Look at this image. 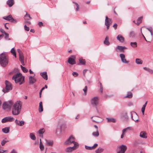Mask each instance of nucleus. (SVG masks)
<instances>
[{
	"mask_svg": "<svg viewBox=\"0 0 153 153\" xmlns=\"http://www.w3.org/2000/svg\"><path fill=\"white\" fill-rule=\"evenodd\" d=\"M14 118L11 116L6 117L3 118L1 120L2 123H5L7 122H12L14 121Z\"/></svg>",
	"mask_w": 153,
	"mask_h": 153,
	"instance_id": "nucleus-10",
	"label": "nucleus"
},
{
	"mask_svg": "<svg viewBox=\"0 0 153 153\" xmlns=\"http://www.w3.org/2000/svg\"><path fill=\"white\" fill-rule=\"evenodd\" d=\"M143 69L144 70L146 71H148V72L151 73H153V71L152 70V69H151L149 68H147L146 67H144Z\"/></svg>",
	"mask_w": 153,
	"mask_h": 153,
	"instance_id": "nucleus-42",
	"label": "nucleus"
},
{
	"mask_svg": "<svg viewBox=\"0 0 153 153\" xmlns=\"http://www.w3.org/2000/svg\"><path fill=\"white\" fill-rule=\"evenodd\" d=\"M40 144H39V148L41 151H43L44 149V146L42 143L41 141V139H40Z\"/></svg>",
	"mask_w": 153,
	"mask_h": 153,
	"instance_id": "nucleus-31",
	"label": "nucleus"
},
{
	"mask_svg": "<svg viewBox=\"0 0 153 153\" xmlns=\"http://www.w3.org/2000/svg\"><path fill=\"white\" fill-rule=\"evenodd\" d=\"M46 141L47 145L48 146H52L53 144V141H50L48 140H46Z\"/></svg>",
	"mask_w": 153,
	"mask_h": 153,
	"instance_id": "nucleus-29",
	"label": "nucleus"
},
{
	"mask_svg": "<svg viewBox=\"0 0 153 153\" xmlns=\"http://www.w3.org/2000/svg\"><path fill=\"white\" fill-rule=\"evenodd\" d=\"M125 97L129 98H131L132 97V94L131 92H128Z\"/></svg>",
	"mask_w": 153,
	"mask_h": 153,
	"instance_id": "nucleus-33",
	"label": "nucleus"
},
{
	"mask_svg": "<svg viewBox=\"0 0 153 153\" xmlns=\"http://www.w3.org/2000/svg\"><path fill=\"white\" fill-rule=\"evenodd\" d=\"M135 62L138 64H142V62L140 59H136Z\"/></svg>",
	"mask_w": 153,
	"mask_h": 153,
	"instance_id": "nucleus-38",
	"label": "nucleus"
},
{
	"mask_svg": "<svg viewBox=\"0 0 153 153\" xmlns=\"http://www.w3.org/2000/svg\"><path fill=\"white\" fill-rule=\"evenodd\" d=\"M130 128V127H128L123 129L122 130V133L124 134V133L126 131H127L128 129H129Z\"/></svg>",
	"mask_w": 153,
	"mask_h": 153,
	"instance_id": "nucleus-51",
	"label": "nucleus"
},
{
	"mask_svg": "<svg viewBox=\"0 0 153 153\" xmlns=\"http://www.w3.org/2000/svg\"><path fill=\"white\" fill-rule=\"evenodd\" d=\"M140 136L142 138H147V133L145 131H142L140 133Z\"/></svg>",
	"mask_w": 153,
	"mask_h": 153,
	"instance_id": "nucleus-21",
	"label": "nucleus"
},
{
	"mask_svg": "<svg viewBox=\"0 0 153 153\" xmlns=\"http://www.w3.org/2000/svg\"><path fill=\"white\" fill-rule=\"evenodd\" d=\"M10 153H17V152L15 149H13Z\"/></svg>",
	"mask_w": 153,
	"mask_h": 153,
	"instance_id": "nucleus-59",
	"label": "nucleus"
},
{
	"mask_svg": "<svg viewBox=\"0 0 153 153\" xmlns=\"http://www.w3.org/2000/svg\"><path fill=\"white\" fill-rule=\"evenodd\" d=\"M109 38L108 36H107L105 37V40L103 42V43L105 45L108 46L110 45V42L109 41Z\"/></svg>",
	"mask_w": 153,
	"mask_h": 153,
	"instance_id": "nucleus-20",
	"label": "nucleus"
},
{
	"mask_svg": "<svg viewBox=\"0 0 153 153\" xmlns=\"http://www.w3.org/2000/svg\"><path fill=\"white\" fill-rule=\"evenodd\" d=\"M99 99L97 97H94L91 100V103L92 105L96 107L97 109V106L98 103Z\"/></svg>",
	"mask_w": 153,
	"mask_h": 153,
	"instance_id": "nucleus-8",
	"label": "nucleus"
},
{
	"mask_svg": "<svg viewBox=\"0 0 153 153\" xmlns=\"http://www.w3.org/2000/svg\"><path fill=\"white\" fill-rule=\"evenodd\" d=\"M0 31L2 33H4V34H5V33H6V32H5L4 30L2 29V28H1L0 29Z\"/></svg>",
	"mask_w": 153,
	"mask_h": 153,
	"instance_id": "nucleus-61",
	"label": "nucleus"
},
{
	"mask_svg": "<svg viewBox=\"0 0 153 153\" xmlns=\"http://www.w3.org/2000/svg\"><path fill=\"white\" fill-rule=\"evenodd\" d=\"M25 122L23 120H21L18 122V123L17 125L20 126H22L24 125Z\"/></svg>",
	"mask_w": 153,
	"mask_h": 153,
	"instance_id": "nucleus-40",
	"label": "nucleus"
},
{
	"mask_svg": "<svg viewBox=\"0 0 153 153\" xmlns=\"http://www.w3.org/2000/svg\"><path fill=\"white\" fill-rule=\"evenodd\" d=\"M8 141L5 140H3L1 142V144L2 146H3L7 142H8Z\"/></svg>",
	"mask_w": 153,
	"mask_h": 153,
	"instance_id": "nucleus-50",
	"label": "nucleus"
},
{
	"mask_svg": "<svg viewBox=\"0 0 153 153\" xmlns=\"http://www.w3.org/2000/svg\"><path fill=\"white\" fill-rule=\"evenodd\" d=\"M22 106L21 102L17 101L15 103L12 108V113L14 115L19 114L20 113Z\"/></svg>",
	"mask_w": 153,
	"mask_h": 153,
	"instance_id": "nucleus-1",
	"label": "nucleus"
},
{
	"mask_svg": "<svg viewBox=\"0 0 153 153\" xmlns=\"http://www.w3.org/2000/svg\"><path fill=\"white\" fill-rule=\"evenodd\" d=\"M72 74L75 77H76L78 75V74L75 72H73L72 73Z\"/></svg>",
	"mask_w": 153,
	"mask_h": 153,
	"instance_id": "nucleus-49",
	"label": "nucleus"
},
{
	"mask_svg": "<svg viewBox=\"0 0 153 153\" xmlns=\"http://www.w3.org/2000/svg\"><path fill=\"white\" fill-rule=\"evenodd\" d=\"M147 29L150 32L151 36H153L152 29V27L147 28Z\"/></svg>",
	"mask_w": 153,
	"mask_h": 153,
	"instance_id": "nucleus-43",
	"label": "nucleus"
},
{
	"mask_svg": "<svg viewBox=\"0 0 153 153\" xmlns=\"http://www.w3.org/2000/svg\"><path fill=\"white\" fill-rule=\"evenodd\" d=\"M35 74H34L33 76H30L29 77V84L30 85H32L36 81V79L34 77Z\"/></svg>",
	"mask_w": 153,
	"mask_h": 153,
	"instance_id": "nucleus-15",
	"label": "nucleus"
},
{
	"mask_svg": "<svg viewBox=\"0 0 153 153\" xmlns=\"http://www.w3.org/2000/svg\"><path fill=\"white\" fill-rule=\"evenodd\" d=\"M45 131V130L44 128H42L40 129L38 133L40 134V137H41L42 138L43 137V134Z\"/></svg>",
	"mask_w": 153,
	"mask_h": 153,
	"instance_id": "nucleus-23",
	"label": "nucleus"
},
{
	"mask_svg": "<svg viewBox=\"0 0 153 153\" xmlns=\"http://www.w3.org/2000/svg\"><path fill=\"white\" fill-rule=\"evenodd\" d=\"M17 51L19 53V55H21V54H22L21 51V50L20 49H18Z\"/></svg>",
	"mask_w": 153,
	"mask_h": 153,
	"instance_id": "nucleus-58",
	"label": "nucleus"
},
{
	"mask_svg": "<svg viewBox=\"0 0 153 153\" xmlns=\"http://www.w3.org/2000/svg\"><path fill=\"white\" fill-rule=\"evenodd\" d=\"M100 91L101 92V93H102L103 92V87L102 86V83L100 82Z\"/></svg>",
	"mask_w": 153,
	"mask_h": 153,
	"instance_id": "nucleus-48",
	"label": "nucleus"
},
{
	"mask_svg": "<svg viewBox=\"0 0 153 153\" xmlns=\"http://www.w3.org/2000/svg\"><path fill=\"white\" fill-rule=\"evenodd\" d=\"M147 103V101H146L145 102V103L143 105V107L144 108H146V104Z\"/></svg>",
	"mask_w": 153,
	"mask_h": 153,
	"instance_id": "nucleus-63",
	"label": "nucleus"
},
{
	"mask_svg": "<svg viewBox=\"0 0 153 153\" xmlns=\"http://www.w3.org/2000/svg\"><path fill=\"white\" fill-rule=\"evenodd\" d=\"M97 146L98 144L97 143H95L93 146H89L85 145V149L87 150H91L94 149Z\"/></svg>",
	"mask_w": 153,
	"mask_h": 153,
	"instance_id": "nucleus-17",
	"label": "nucleus"
},
{
	"mask_svg": "<svg viewBox=\"0 0 153 153\" xmlns=\"http://www.w3.org/2000/svg\"><path fill=\"white\" fill-rule=\"evenodd\" d=\"M68 62L70 64L72 65L76 63V62L74 59L71 57H70L68 58Z\"/></svg>",
	"mask_w": 153,
	"mask_h": 153,
	"instance_id": "nucleus-22",
	"label": "nucleus"
},
{
	"mask_svg": "<svg viewBox=\"0 0 153 153\" xmlns=\"http://www.w3.org/2000/svg\"><path fill=\"white\" fill-rule=\"evenodd\" d=\"M40 75L45 80H48V75L46 72L45 71L40 73Z\"/></svg>",
	"mask_w": 153,
	"mask_h": 153,
	"instance_id": "nucleus-19",
	"label": "nucleus"
},
{
	"mask_svg": "<svg viewBox=\"0 0 153 153\" xmlns=\"http://www.w3.org/2000/svg\"><path fill=\"white\" fill-rule=\"evenodd\" d=\"M8 59L3 53L0 54V64L2 67H5L8 65Z\"/></svg>",
	"mask_w": 153,
	"mask_h": 153,
	"instance_id": "nucleus-3",
	"label": "nucleus"
},
{
	"mask_svg": "<svg viewBox=\"0 0 153 153\" xmlns=\"http://www.w3.org/2000/svg\"><path fill=\"white\" fill-rule=\"evenodd\" d=\"M92 134L93 136L95 137H98L99 135L98 130H97L96 132H93Z\"/></svg>",
	"mask_w": 153,
	"mask_h": 153,
	"instance_id": "nucleus-39",
	"label": "nucleus"
},
{
	"mask_svg": "<svg viewBox=\"0 0 153 153\" xmlns=\"http://www.w3.org/2000/svg\"><path fill=\"white\" fill-rule=\"evenodd\" d=\"M13 104V102L12 100L4 102L2 105V109L4 110H5L7 109H10L12 107Z\"/></svg>",
	"mask_w": 153,
	"mask_h": 153,
	"instance_id": "nucleus-6",
	"label": "nucleus"
},
{
	"mask_svg": "<svg viewBox=\"0 0 153 153\" xmlns=\"http://www.w3.org/2000/svg\"><path fill=\"white\" fill-rule=\"evenodd\" d=\"M45 89V87H43L40 90L39 93V97H41L42 93V91Z\"/></svg>",
	"mask_w": 153,
	"mask_h": 153,
	"instance_id": "nucleus-52",
	"label": "nucleus"
},
{
	"mask_svg": "<svg viewBox=\"0 0 153 153\" xmlns=\"http://www.w3.org/2000/svg\"><path fill=\"white\" fill-rule=\"evenodd\" d=\"M130 45L133 48H136L137 46V44L136 42H131L130 43Z\"/></svg>",
	"mask_w": 153,
	"mask_h": 153,
	"instance_id": "nucleus-30",
	"label": "nucleus"
},
{
	"mask_svg": "<svg viewBox=\"0 0 153 153\" xmlns=\"http://www.w3.org/2000/svg\"><path fill=\"white\" fill-rule=\"evenodd\" d=\"M25 23H27V24L30 25V23L29 21H28V20H26L25 21Z\"/></svg>",
	"mask_w": 153,
	"mask_h": 153,
	"instance_id": "nucleus-62",
	"label": "nucleus"
},
{
	"mask_svg": "<svg viewBox=\"0 0 153 153\" xmlns=\"http://www.w3.org/2000/svg\"><path fill=\"white\" fill-rule=\"evenodd\" d=\"M117 153H125L127 149V147L124 145H121L118 147Z\"/></svg>",
	"mask_w": 153,
	"mask_h": 153,
	"instance_id": "nucleus-7",
	"label": "nucleus"
},
{
	"mask_svg": "<svg viewBox=\"0 0 153 153\" xmlns=\"http://www.w3.org/2000/svg\"><path fill=\"white\" fill-rule=\"evenodd\" d=\"M19 59L20 61L24 60V58L23 55L21 54V55H19Z\"/></svg>",
	"mask_w": 153,
	"mask_h": 153,
	"instance_id": "nucleus-46",
	"label": "nucleus"
},
{
	"mask_svg": "<svg viewBox=\"0 0 153 153\" xmlns=\"http://www.w3.org/2000/svg\"><path fill=\"white\" fill-rule=\"evenodd\" d=\"M145 109V108H144V107H143L141 109V111L143 114H144Z\"/></svg>",
	"mask_w": 153,
	"mask_h": 153,
	"instance_id": "nucleus-57",
	"label": "nucleus"
},
{
	"mask_svg": "<svg viewBox=\"0 0 153 153\" xmlns=\"http://www.w3.org/2000/svg\"><path fill=\"white\" fill-rule=\"evenodd\" d=\"M2 131L4 133H8L10 131V127H7L2 129Z\"/></svg>",
	"mask_w": 153,
	"mask_h": 153,
	"instance_id": "nucleus-26",
	"label": "nucleus"
},
{
	"mask_svg": "<svg viewBox=\"0 0 153 153\" xmlns=\"http://www.w3.org/2000/svg\"><path fill=\"white\" fill-rule=\"evenodd\" d=\"M3 19L6 20L10 21L12 22H16L17 21L16 20L14 19L10 15L4 17Z\"/></svg>",
	"mask_w": 153,
	"mask_h": 153,
	"instance_id": "nucleus-12",
	"label": "nucleus"
},
{
	"mask_svg": "<svg viewBox=\"0 0 153 153\" xmlns=\"http://www.w3.org/2000/svg\"><path fill=\"white\" fill-rule=\"evenodd\" d=\"M24 18L25 21L26 20H28L32 19L30 15L28 14L27 12H26V14L25 15Z\"/></svg>",
	"mask_w": 153,
	"mask_h": 153,
	"instance_id": "nucleus-24",
	"label": "nucleus"
},
{
	"mask_svg": "<svg viewBox=\"0 0 153 153\" xmlns=\"http://www.w3.org/2000/svg\"><path fill=\"white\" fill-rule=\"evenodd\" d=\"M24 29L25 30L27 31H29L30 30L29 27H27L26 25H25L24 26Z\"/></svg>",
	"mask_w": 153,
	"mask_h": 153,
	"instance_id": "nucleus-53",
	"label": "nucleus"
},
{
	"mask_svg": "<svg viewBox=\"0 0 153 153\" xmlns=\"http://www.w3.org/2000/svg\"><path fill=\"white\" fill-rule=\"evenodd\" d=\"M21 68L22 71L24 73H27V72L28 70L25 67L23 66L22 65H21Z\"/></svg>",
	"mask_w": 153,
	"mask_h": 153,
	"instance_id": "nucleus-41",
	"label": "nucleus"
},
{
	"mask_svg": "<svg viewBox=\"0 0 153 153\" xmlns=\"http://www.w3.org/2000/svg\"><path fill=\"white\" fill-rule=\"evenodd\" d=\"M14 0H8L7 2V4L9 7H10L14 4Z\"/></svg>",
	"mask_w": 153,
	"mask_h": 153,
	"instance_id": "nucleus-25",
	"label": "nucleus"
},
{
	"mask_svg": "<svg viewBox=\"0 0 153 153\" xmlns=\"http://www.w3.org/2000/svg\"><path fill=\"white\" fill-rule=\"evenodd\" d=\"M77 146H74L72 147H67L66 149V152H71L73 151L76 149Z\"/></svg>",
	"mask_w": 153,
	"mask_h": 153,
	"instance_id": "nucleus-16",
	"label": "nucleus"
},
{
	"mask_svg": "<svg viewBox=\"0 0 153 153\" xmlns=\"http://www.w3.org/2000/svg\"><path fill=\"white\" fill-rule=\"evenodd\" d=\"M12 79L14 80L15 83H19V85H21L24 82L25 77L21 73H18L13 76Z\"/></svg>",
	"mask_w": 153,
	"mask_h": 153,
	"instance_id": "nucleus-2",
	"label": "nucleus"
},
{
	"mask_svg": "<svg viewBox=\"0 0 153 153\" xmlns=\"http://www.w3.org/2000/svg\"><path fill=\"white\" fill-rule=\"evenodd\" d=\"M5 88L3 89L2 91L4 93L8 92L10 91L11 90L13 89V86L12 84L8 81L6 80L5 81Z\"/></svg>",
	"mask_w": 153,
	"mask_h": 153,
	"instance_id": "nucleus-4",
	"label": "nucleus"
},
{
	"mask_svg": "<svg viewBox=\"0 0 153 153\" xmlns=\"http://www.w3.org/2000/svg\"><path fill=\"white\" fill-rule=\"evenodd\" d=\"M38 24L40 27L42 26L43 25V23L41 22H39L38 23Z\"/></svg>",
	"mask_w": 153,
	"mask_h": 153,
	"instance_id": "nucleus-56",
	"label": "nucleus"
},
{
	"mask_svg": "<svg viewBox=\"0 0 153 153\" xmlns=\"http://www.w3.org/2000/svg\"><path fill=\"white\" fill-rule=\"evenodd\" d=\"M120 58L122 62L123 63L128 64L129 61H127L125 59V55L124 54L121 53L120 54Z\"/></svg>",
	"mask_w": 153,
	"mask_h": 153,
	"instance_id": "nucleus-14",
	"label": "nucleus"
},
{
	"mask_svg": "<svg viewBox=\"0 0 153 153\" xmlns=\"http://www.w3.org/2000/svg\"><path fill=\"white\" fill-rule=\"evenodd\" d=\"M43 110L42 106V101L40 102L39 103V112H42Z\"/></svg>",
	"mask_w": 153,
	"mask_h": 153,
	"instance_id": "nucleus-28",
	"label": "nucleus"
},
{
	"mask_svg": "<svg viewBox=\"0 0 153 153\" xmlns=\"http://www.w3.org/2000/svg\"><path fill=\"white\" fill-rule=\"evenodd\" d=\"M103 151V149L101 148H98L95 151L96 153H100L102 152Z\"/></svg>",
	"mask_w": 153,
	"mask_h": 153,
	"instance_id": "nucleus-34",
	"label": "nucleus"
},
{
	"mask_svg": "<svg viewBox=\"0 0 153 153\" xmlns=\"http://www.w3.org/2000/svg\"><path fill=\"white\" fill-rule=\"evenodd\" d=\"M30 138L33 140H35L36 139V137L33 133H30Z\"/></svg>",
	"mask_w": 153,
	"mask_h": 153,
	"instance_id": "nucleus-36",
	"label": "nucleus"
},
{
	"mask_svg": "<svg viewBox=\"0 0 153 153\" xmlns=\"http://www.w3.org/2000/svg\"><path fill=\"white\" fill-rule=\"evenodd\" d=\"M113 27H114L115 30H116L117 28V25L116 23H115L114 24V25H113Z\"/></svg>",
	"mask_w": 153,
	"mask_h": 153,
	"instance_id": "nucleus-55",
	"label": "nucleus"
},
{
	"mask_svg": "<svg viewBox=\"0 0 153 153\" xmlns=\"http://www.w3.org/2000/svg\"><path fill=\"white\" fill-rule=\"evenodd\" d=\"M87 71V69H85L83 71V73L84 75L86 73Z\"/></svg>",
	"mask_w": 153,
	"mask_h": 153,
	"instance_id": "nucleus-64",
	"label": "nucleus"
},
{
	"mask_svg": "<svg viewBox=\"0 0 153 153\" xmlns=\"http://www.w3.org/2000/svg\"><path fill=\"white\" fill-rule=\"evenodd\" d=\"M4 35H5L4 38L6 40H10V38H8L9 36L8 34L7 33H5L4 34Z\"/></svg>",
	"mask_w": 153,
	"mask_h": 153,
	"instance_id": "nucleus-45",
	"label": "nucleus"
},
{
	"mask_svg": "<svg viewBox=\"0 0 153 153\" xmlns=\"http://www.w3.org/2000/svg\"><path fill=\"white\" fill-rule=\"evenodd\" d=\"M143 18V16H141L138 18V19L137 20V23H136V24L137 25H139L142 22V19Z\"/></svg>",
	"mask_w": 153,
	"mask_h": 153,
	"instance_id": "nucleus-27",
	"label": "nucleus"
},
{
	"mask_svg": "<svg viewBox=\"0 0 153 153\" xmlns=\"http://www.w3.org/2000/svg\"><path fill=\"white\" fill-rule=\"evenodd\" d=\"M79 63L82 65H85V61L84 59H79Z\"/></svg>",
	"mask_w": 153,
	"mask_h": 153,
	"instance_id": "nucleus-37",
	"label": "nucleus"
},
{
	"mask_svg": "<svg viewBox=\"0 0 153 153\" xmlns=\"http://www.w3.org/2000/svg\"><path fill=\"white\" fill-rule=\"evenodd\" d=\"M73 3L75 4V6L76 7V11H79V5L76 2H75L74 1H73Z\"/></svg>",
	"mask_w": 153,
	"mask_h": 153,
	"instance_id": "nucleus-44",
	"label": "nucleus"
},
{
	"mask_svg": "<svg viewBox=\"0 0 153 153\" xmlns=\"http://www.w3.org/2000/svg\"><path fill=\"white\" fill-rule=\"evenodd\" d=\"M10 52L15 57H16V53L14 48H13L11 49L10 51Z\"/></svg>",
	"mask_w": 153,
	"mask_h": 153,
	"instance_id": "nucleus-35",
	"label": "nucleus"
},
{
	"mask_svg": "<svg viewBox=\"0 0 153 153\" xmlns=\"http://www.w3.org/2000/svg\"><path fill=\"white\" fill-rule=\"evenodd\" d=\"M130 35L131 36H132L134 35V33L133 31H131L130 32Z\"/></svg>",
	"mask_w": 153,
	"mask_h": 153,
	"instance_id": "nucleus-60",
	"label": "nucleus"
},
{
	"mask_svg": "<svg viewBox=\"0 0 153 153\" xmlns=\"http://www.w3.org/2000/svg\"><path fill=\"white\" fill-rule=\"evenodd\" d=\"M117 39L121 43H123L125 41L124 38L121 35H118L117 37Z\"/></svg>",
	"mask_w": 153,
	"mask_h": 153,
	"instance_id": "nucleus-18",
	"label": "nucleus"
},
{
	"mask_svg": "<svg viewBox=\"0 0 153 153\" xmlns=\"http://www.w3.org/2000/svg\"><path fill=\"white\" fill-rule=\"evenodd\" d=\"M112 23V20L111 19L109 18L108 16L105 17V25L106 26L107 29L108 30L110 26Z\"/></svg>",
	"mask_w": 153,
	"mask_h": 153,
	"instance_id": "nucleus-9",
	"label": "nucleus"
},
{
	"mask_svg": "<svg viewBox=\"0 0 153 153\" xmlns=\"http://www.w3.org/2000/svg\"><path fill=\"white\" fill-rule=\"evenodd\" d=\"M87 86H85L84 88L83 89V91L84 92V94L85 95H86L87 93Z\"/></svg>",
	"mask_w": 153,
	"mask_h": 153,
	"instance_id": "nucleus-47",
	"label": "nucleus"
},
{
	"mask_svg": "<svg viewBox=\"0 0 153 153\" xmlns=\"http://www.w3.org/2000/svg\"><path fill=\"white\" fill-rule=\"evenodd\" d=\"M133 105V103L131 102H129L128 103V106L129 107Z\"/></svg>",
	"mask_w": 153,
	"mask_h": 153,
	"instance_id": "nucleus-54",
	"label": "nucleus"
},
{
	"mask_svg": "<svg viewBox=\"0 0 153 153\" xmlns=\"http://www.w3.org/2000/svg\"><path fill=\"white\" fill-rule=\"evenodd\" d=\"M127 48L125 46H122L120 45H117L116 48V51H117L120 52H124V50L126 49Z\"/></svg>",
	"mask_w": 153,
	"mask_h": 153,
	"instance_id": "nucleus-13",
	"label": "nucleus"
},
{
	"mask_svg": "<svg viewBox=\"0 0 153 153\" xmlns=\"http://www.w3.org/2000/svg\"><path fill=\"white\" fill-rule=\"evenodd\" d=\"M131 117L132 119L135 122L138 121V116L136 113L134 111L131 112Z\"/></svg>",
	"mask_w": 153,
	"mask_h": 153,
	"instance_id": "nucleus-11",
	"label": "nucleus"
},
{
	"mask_svg": "<svg viewBox=\"0 0 153 153\" xmlns=\"http://www.w3.org/2000/svg\"><path fill=\"white\" fill-rule=\"evenodd\" d=\"M75 138L72 135L70 136L69 138L64 142L65 145H70L73 143L74 144V146H78V143L75 141Z\"/></svg>",
	"mask_w": 153,
	"mask_h": 153,
	"instance_id": "nucleus-5",
	"label": "nucleus"
},
{
	"mask_svg": "<svg viewBox=\"0 0 153 153\" xmlns=\"http://www.w3.org/2000/svg\"><path fill=\"white\" fill-rule=\"evenodd\" d=\"M107 121L108 122H112L113 123H115L116 122L115 119L114 118H107Z\"/></svg>",
	"mask_w": 153,
	"mask_h": 153,
	"instance_id": "nucleus-32",
	"label": "nucleus"
}]
</instances>
